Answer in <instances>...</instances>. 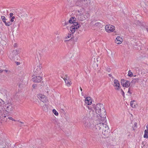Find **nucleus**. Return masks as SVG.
I'll use <instances>...</instances> for the list:
<instances>
[{"label": "nucleus", "mask_w": 148, "mask_h": 148, "mask_svg": "<svg viewBox=\"0 0 148 148\" xmlns=\"http://www.w3.org/2000/svg\"><path fill=\"white\" fill-rule=\"evenodd\" d=\"M104 107L102 104H97L95 108L96 113L99 115L101 119H106V112Z\"/></svg>", "instance_id": "f257e3e1"}, {"label": "nucleus", "mask_w": 148, "mask_h": 148, "mask_svg": "<svg viewBox=\"0 0 148 148\" xmlns=\"http://www.w3.org/2000/svg\"><path fill=\"white\" fill-rule=\"evenodd\" d=\"M104 120V119H101V120H103V122L104 123H99L96 124L95 126L93 127L94 131H95L94 133H92L91 135L92 137H95L99 134L97 132V131H99V132H101V131L103 128V127H105L104 125L106 124V119Z\"/></svg>", "instance_id": "f03ea898"}, {"label": "nucleus", "mask_w": 148, "mask_h": 148, "mask_svg": "<svg viewBox=\"0 0 148 148\" xmlns=\"http://www.w3.org/2000/svg\"><path fill=\"white\" fill-rule=\"evenodd\" d=\"M8 113L7 110H4L2 107L0 106V119L3 122H7V118L6 116H8Z\"/></svg>", "instance_id": "7ed1b4c3"}, {"label": "nucleus", "mask_w": 148, "mask_h": 148, "mask_svg": "<svg viewBox=\"0 0 148 148\" xmlns=\"http://www.w3.org/2000/svg\"><path fill=\"white\" fill-rule=\"evenodd\" d=\"M105 127L101 131L103 135L102 137L104 138L108 137L110 134V130H109V127L107 125H105Z\"/></svg>", "instance_id": "20e7f679"}, {"label": "nucleus", "mask_w": 148, "mask_h": 148, "mask_svg": "<svg viewBox=\"0 0 148 148\" xmlns=\"http://www.w3.org/2000/svg\"><path fill=\"white\" fill-rule=\"evenodd\" d=\"M90 3V0H86L85 1H82L81 2H80L78 3H77L76 5L77 6L86 7Z\"/></svg>", "instance_id": "39448f33"}, {"label": "nucleus", "mask_w": 148, "mask_h": 148, "mask_svg": "<svg viewBox=\"0 0 148 148\" xmlns=\"http://www.w3.org/2000/svg\"><path fill=\"white\" fill-rule=\"evenodd\" d=\"M115 27L114 26L111 25H106L105 29L106 31L108 32H112L114 29Z\"/></svg>", "instance_id": "423d86ee"}, {"label": "nucleus", "mask_w": 148, "mask_h": 148, "mask_svg": "<svg viewBox=\"0 0 148 148\" xmlns=\"http://www.w3.org/2000/svg\"><path fill=\"white\" fill-rule=\"evenodd\" d=\"M37 97L43 102H45L47 101L46 97L43 95L40 94H38V95Z\"/></svg>", "instance_id": "0eeeda50"}, {"label": "nucleus", "mask_w": 148, "mask_h": 148, "mask_svg": "<svg viewBox=\"0 0 148 148\" xmlns=\"http://www.w3.org/2000/svg\"><path fill=\"white\" fill-rule=\"evenodd\" d=\"M19 53V51L18 50L16 49L14 50L13 51L12 53H10V56L12 59L14 60L15 58V57Z\"/></svg>", "instance_id": "6e6552de"}, {"label": "nucleus", "mask_w": 148, "mask_h": 148, "mask_svg": "<svg viewBox=\"0 0 148 148\" xmlns=\"http://www.w3.org/2000/svg\"><path fill=\"white\" fill-rule=\"evenodd\" d=\"M42 79V77L40 76H35L32 79V80L33 82L37 83L40 82Z\"/></svg>", "instance_id": "1a4fd4ad"}, {"label": "nucleus", "mask_w": 148, "mask_h": 148, "mask_svg": "<svg viewBox=\"0 0 148 148\" xmlns=\"http://www.w3.org/2000/svg\"><path fill=\"white\" fill-rule=\"evenodd\" d=\"M114 86L116 87L115 89L117 90H119L120 88L119 82L117 79H115L114 81Z\"/></svg>", "instance_id": "9d476101"}, {"label": "nucleus", "mask_w": 148, "mask_h": 148, "mask_svg": "<svg viewBox=\"0 0 148 148\" xmlns=\"http://www.w3.org/2000/svg\"><path fill=\"white\" fill-rule=\"evenodd\" d=\"M5 107L6 109L8 111H11L13 110V108L12 107V104L10 103H8L5 105Z\"/></svg>", "instance_id": "9b49d317"}, {"label": "nucleus", "mask_w": 148, "mask_h": 148, "mask_svg": "<svg viewBox=\"0 0 148 148\" xmlns=\"http://www.w3.org/2000/svg\"><path fill=\"white\" fill-rule=\"evenodd\" d=\"M123 41V39L120 36H117L115 40V42L117 44H120Z\"/></svg>", "instance_id": "f8f14e48"}, {"label": "nucleus", "mask_w": 148, "mask_h": 148, "mask_svg": "<svg viewBox=\"0 0 148 148\" xmlns=\"http://www.w3.org/2000/svg\"><path fill=\"white\" fill-rule=\"evenodd\" d=\"M77 11L78 12H79V16H78V19L80 21H82L83 20H84V18H83L82 17V15L83 14V13L82 12V11H81V10H77Z\"/></svg>", "instance_id": "ddd939ff"}, {"label": "nucleus", "mask_w": 148, "mask_h": 148, "mask_svg": "<svg viewBox=\"0 0 148 148\" xmlns=\"http://www.w3.org/2000/svg\"><path fill=\"white\" fill-rule=\"evenodd\" d=\"M85 102L88 105H91L92 103L91 98L89 97H87L85 99Z\"/></svg>", "instance_id": "4468645a"}, {"label": "nucleus", "mask_w": 148, "mask_h": 148, "mask_svg": "<svg viewBox=\"0 0 148 148\" xmlns=\"http://www.w3.org/2000/svg\"><path fill=\"white\" fill-rule=\"evenodd\" d=\"M73 25L76 29H77L79 28L81 25H80V24L78 23L77 22H74Z\"/></svg>", "instance_id": "2eb2a0df"}, {"label": "nucleus", "mask_w": 148, "mask_h": 148, "mask_svg": "<svg viewBox=\"0 0 148 148\" xmlns=\"http://www.w3.org/2000/svg\"><path fill=\"white\" fill-rule=\"evenodd\" d=\"M34 71L36 72V73L38 75L42 73V71L41 69H38V67H37L36 69L34 70Z\"/></svg>", "instance_id": "dca6fc26"}, {"label": "nucleus", "mask_w": 148, "mask_h": 148, "mask_svg": "<svg viewBox=\"0 0 148 148\" xmlns=\"http://www.w3.org/2000/svg\"><path fill=\"white\" fill-rule=\"evenodd\" d=\"M136 101L134 100L131 101L130 102V105L131 107L133 108H135L136 107Z\"/></svg>", "instance_id": "f3484780"}, {"label": "nucleus", "mask_w": 148, "mask_h": 148, "mask_svg": "<svg viewBox=\"0 0 148 148\" xmlns=\"http://www.w3.org/2000/svg\"><path fill=\"white\" fill-rule=\"evenodd\" d=\"M70 30L71 31L72 34H73L75 32V29L76 28L73 25H72L70 28Z\"/></svg>", "instance_id": "a211bd4d"}, {"label": "nucleus", "mask_w": 148, "mask_h": 148, "mask_svg": "<svg viewBox=\"0 0 148 148\" xmlns=\"http://www.w3.org/2000/svg\"><path fill=\"white\" fill-rule=\"evenodd\" d=\"M138 80L139 79L138 78H134L132 80L130 83L134 84L136 82H138Z\"/></svg>", "instance_id": "6ab92c4d"}, {"label": "nucleus", "mask_w": 148, "mask_h": 148, "mask_svg": "<svg viewBox=\"0 0 148 148\" xmlns=\"http://www.w3.org/2000/svg\"><path fill=\"white\" fill-rule=\"evenodd\" d=\"M64 81L66 85L68 86H70L72 84V82L71 81H69V80L68 81L65 80V81Z\"/></svg>", "instance_id": "aec40b11"}, {"label": "nucleus", "mask_w": 148, "mask_h": 148, "mask_svg": "<svg viewBox=\"0 0 148 148\" xmlns=\"http://www.w3.org/2000/svg\"><path fill=\"white\" fill-rule=\"evenodd\" d=\"M62 77L64 79V81L67 80L68 81L69 79V77L67 75H63Z\"/></svg>", "instance_id": "412c9836"}, {"label": "nucleus", "mask_w": 148, "mask_h": 148, "mask_svg": "<svg viewBox=\"0 0 148 148\" xmlns=\"http://www.w3.org/2000/svg\"><path fill=\"white\" fill-rule=\"evenodd\" d=\"M90 125L91 124L90 122H86L84 123V126L88 128L90 127Z\"/></svg>", "instance_id": "4be33fe9"}, {"label": "nucleus", "mask_w": 148, "mask_h": 148, "mask_svg": "<svg viewBox=\"0 0 148 148\" xmlns=\"http://www.w3.org/2000/svg\"><path fill=\"white\" fill-rule=\"evenodd\" d=\"M1 19L5 23H5H6L7 21V19H6V18L4 16H1Z\"/></svg>", "instance_id": "5701e85b"}, {"label": "nucleus", "mask_w": 148, "mask_h": 148, "mask_svg": "<svg viewBox=\"0 0 148 148\" xmlns=\"http://www.w3.org/2000/svg\"><path fill=\"white\" fill-rule=\"evenodd\" d=\"M145 134L144 135V137L145 138H148V132H147V130H145L144 131Z\"/></svg>", "instance_id": "b1692460"}, {"label": "nucleus", "mask_w": 148, "mask_h": 148, "mask_svg": "<svg viewBox=\"0 0 148 148\" xmlns=\"http://www.w3.org/2000/svg\"><path fill=\"white\" fill-rule=\"evenodd\" d=\"M94 25L95 27H99L101 26V23L99 22H97L94 24Z\"/></svg>", "instance_id": "393cba45"}, {"label": "nucleus", "mask_w": 148, "mask_h": 148, "mask_svg": "<svg viewBox=\"0 0 148 148\" xmlns=\"http://www.w3.org/2000/svg\"><path fill=\"white\" fill-rule=\"evenodd\" d=\"M12 22H11L10 21H7L6 23H5V25L6 26H10L12 24Z\"/></svg>", "instance_id": "a878e982"}, {"label": "nucleus", "mask_w": 148, "mask_h": 148, "mask_svg": "<svg viewBox=\"0 0 148 148\" xmlns=\"http://www.w3.org/2000/svg\"><path fill=\"white\" fill-rule=\"evenodd\" d=\"M128 75L130 77H132L133 76V74L132 72L130 70L129 71Z\"/></svg>", "instance_id": "bb28decb"}, {"label": "nucleus", "mask_w": 148, "mask_h": 148, "mask_svg": "<svg viewBox=\"0 0 148 148\" xmlns=\"http://www.w3.org/2000/svg\"><path fill=\"white\" fill-rule=\"evenodd\" d=\"M52 111L55 115L58 116V112L55 109H53Z\"/></svg>", "instance_id": "cd10ccee"}, {"label": "nucleus", "mask_w": 148, "mask_h": 148, "mask_svg": "<svg viewBox=\"0 0 148 148\" xmlns=\"http://www.w3.org/2000/svg\"><path fill=\"white\" fill-rule=\"evenodd\" d=\"M8 113L9 114V112H8ZM8 116H9V114L8 115V116H6V117ZM6 118H7V121L8 120V119H10V120H11L12 121H16V120L14 119H13L12 118V117H11L10 116L8 117V118H7V117H6Z\"/></svg>", "instance_id": "c85d7f7f"}, {"label": "nucleus", "mask_w": 148, "mask_h": 148, "mask_svg": "<svg viewBox=\"0 0 148 148\" xmlns=\"http://www.w3.org/2000/svg\"><path fill=\"white\" fill-rule=\"evenodd\" d=\"M74 19H75L74 17H72L71 18L69 21V23H73V20Z\"/></svg>", "instance_id": "c756f323"}, {"label": "nucleus", "mask_w": 148, "mask_h": 148, "mask_svg": "<svg viewBox=\"0 0 148 148\" xmlns=\"http://www.w3.org/2000/svg\"><path fill=\"white\" fill-rule=\"evenodd\" d=\"M126 80H125L124 79H122L121 80V85L123 86V87H124V83L126 81Z\"/></svg>", "instance_id": "7c9ffc66"}, {"label": "nucleus", "mask_w": 148, "mask_h": 148, "mask_svg": "<svg viewBox=\"0 0 148 148\" xmlns=\"http://www.w3.org/2000/svg\"><path fill=\"white\" fill-rule=\"evenodd\" d=\"M74 38H73V37H72L71 38L70 40H65V41H72V43L73 44H74Z\"/></svg>", "instance_id": "2f4dec72"}, {"label": "nucleus", "mask_w": 148, "mask_h": 148, "mask_svg": "<svg viewBox=\"0 0 148 148\" xmlns=\"http://www.w3.org/2000/svg\"><path fill=\"white\" fill-rule=\"evenodd\" d=\"M126 87H128L130 86V82L128 80H126Z\"/></svg>", "instance_id": "473e14b6"}, {"label": "nucleus", "mask_w": 148, "mask_h": 148, "mask_svg": "<svg viewBox=\"0 0 148 148\" xmlns=\"http://www.w3.org/2000/svg\"><path fill=\"white\" fill-rule=\"evenodd\" d=\"M121 94L122 95L123 97H125V93L123 91L122 89H121Z\"/></svg>", "instance_id": "72a5a7b5"}, {"label": "nucleus", "mask_w": 148, "mask_h": 148, "mask_svg": "<svg viewBox=\"0 0 148 148\" xmlns=\"http://www.w3.org/2000/svg\"><path fill=\"white\" fill-rule=\"evenodd\" d=\"M72 35V34H68V36H66L65 37V39H66V38H70L71 36V35Z\"/></svg>", "instance_id": "f704fd0d"}, {"label": "nucleus", "mask_w": 148, "mask_h": 148, "mask_svg": "<svg viewBox=\"0 0 148 148\" xmlns=\"http://www.w3.org/2000/svg\"><path fill=\"white\" fill-rule=\"evenodd\" d=\"M10 21L11 22H13L14 21V19L15 18V17L14 16H12L11 18Z\"/></svg>", "instance_id": "c9c22d12"}, {"label": "nucleus", "mask_w": 148, "mask_h": 148, "mask_svg": "<svg viewBox=\"0 0 148 148\" xmlns=\"http://www.w3.org/2000/svg\"><path fill=\"white\" fill-rule=\"evenodd\" d=\"M86 0H77V1L76 2V3H79L80 2H81L82 1H85Z\"/></svg>", "instance_id": "e433bc0d"}, {"label": "nucleus", "mask_w": 148, "mask_h": 148, "mask_svg": "<svg viewBox=\"0 0 148 148\" xmlns=\"http://www.w3.org/2000/svg\"><path fill=\"white\" fill-rule=\"evenodd\" d=\"M10 18L12 17L14 15L12 13H10Z\"/></svg>", "instance_id": "4c0bfd02"}, {"label": "nucleus", "mask_w": 148, "mask_h": 148, "mask_svg": "<svg viewBox=\"0 0 148 148\" xmlns=\"http://www.w3.org/2000/svg\"><path fill=\"white\" fill-rule=\"evenodd\" d=\"M37 67H38V69H41V68H42L41 64H39L38 66H37Z\"/></svg>", "instance_id": "58836bf2"}, {"label": "nucleus", "mask_w": 148, "mask_h": 148, "mask_svg": "<svg viewBox=\"0 0 148 148\" xmlns=\"http://www.w3.org/2000/svg\"><path fill=\"white\" fill-rule=\"evenodd\" d=\"M36 86H37V85L36 84H33L32 85V87H33V88H34V89L36 88Z\"/></svg>", "instance_id": "ea45409f"}, {"label": "nucleus", "mask_w": 148, "mask_h": 148, "mask_svg": "<svg viewBox=\"0 0 148 148\" xmlns=\"http://www.w3.org/2000/svg\"><path fill=\"white\" fill-rule=\"evenodd\" d=\"M111 70V69L110 68H108L107 69V71H108V72H110Z\"/></svg>", "instance_id": "a19ab883"}, {"label": "nucleus", "mask_w": 148, "mask_h": 148, "mask_svg": "<svg viewBox=\"0 0 148 148\" xmlns=\"http://www.w3.org/2000/svg\"><path fill=\"white\" fill-rule=\"evenodd\" d=\"M74 18L75 19H73V23H74V22H77L76 21V18L75 17H74Z\"/></svg>", "instance_id": "79ce46f5"}, {"label": "nucleus", "mask_w": 148, "mask_h": 148, "mask_svg": "<svg viewBox=\"0 0 148 148\" xmlns=\"http://www.w3.org/2000/svg\"><path fill=\"white\" fill-rule=\"evenodd\" d=\"M130 88H129L128 91V92L130 94H132V93L130 91Z\"/></svg>", "instance_id": "37998d69"}, {"label": "nucleus", "mask_w": 148, "mask_h": 148, "mask_svg": "<svg viewBox=\"0 0 148 148\" xmlns=\"http://www.w3.org/2000/svg\"><path fill=\"white\" fill-rule=\"evenodd\" d=\"M16 63L17 65H18L20 64V63L18 62H16Z\"/></svg>", "instance_id": "c03bdc74"}, {"label": "nucleus", "mask_w": 148, "mask_h": 148, "mask_svg": "<svg viewBox=\"0 0 148 148\" xmlns=\"http://www.w3.org/2000/svg\"><path fill=\"white\" fill-rule=\"evenodd\" d=\"M126 81H125V83H124V87H126Z\"/></svg>", "instance_id": "a18cd8bd"}, {"label": "nucleus", "mask_w": 148, "mask_h": 148, "mask_svg": "<svg viewBox=\"0 0 148 148\" xmlns=\"http://www.w3.org/2000/svg\"><path fill=\"white\" fill-rule=\"evenodd\" d=\"M108 75L109 76V77H112V75L111 74H108Z\"/></svg>", "instance_id": "49530a36"}, {"label": "nucleus", "mask_w": 148, "mask_h": 148, "mask_svg": "<svg viewBox=\"0 0 148 148\" xmlns=\"http://www.w3.org/2000/svg\"><path fill=\"white\" fill-rule=\"evenodd\" d=\"M134 125L135 127H136V125H137V123H135L134 124Z\"/></svg>", "instance_id": "de8ad7c7"}, {"label": "nucleus", "mask_w": 148, "mask_h": 148, "mask_svg": "<svg viewBox=\"0 0 148 148\" xmlns=\"http://www.w3.org/2000/svg\"><path fill=\"white\" fill-rule=\"evenodd\" d=\"M14 47H16V44H14Z\"/></svg>", "instance_id": "09e8293b"}, {"label": "nucleus", "mask_w": 148, "mask_h": 148, "mask_svg": "<svg viewBox=\"0 0 148 148\" xmlns=\"http://www.w3.org/2000/svg\"><path fill=\"white\" fill-rule=\"evenodd\" d=\"M88 109L89 110H91L92 108L91 107H90L89 106H88Z\"/></svg>", "instance_id": "8fccbe9b"}, {"label": "nucleus", "mask_w": 148, "mask_h": 148, "mask_svg": "<svg viewBox=\"0 0 148 148\" xmlns=\"http://www.w3.org/2000/svg\"><path fill=\"white\" fill-rule=\"evenodd\" d=\"M3 71L4 70H3L2 69L0 70V73H2Z\"/></svg>", "instance_id": "3c124183"}, {"label": "nucleus", "mask_w": 148, "mask_h": 148, "mask_svg": "<svg viewBox=\"0 0 148 148\" xmlns=\"http://www.w3.org/2000/svg\"><path fill=\"white\" fill-rule=\"evenodd\" d=\"M80 90L82 92V88L81 87H80Z\"/></svg>", "instance_id": "603ef678"}, {"label": "nucleus", "mask_w": 148, "mask_h": 148, "mask_svg": "<svg viewBox=\"0 0 148 148\" xmlns=\"http://www.w3.org/2000/svg\"><path fill=\"white\" fill-rule=\"evenodd\" d=\"M146 127H147V130H148V124H147L146 125Z\"/></svg>", "instance_id": "864d4df0"}, {"label": "nucleus", "mask_w": 148, "mask_h": 148, "mask_svg": "<svg viewBox=\"0 0 148 148\" xmlns=\"http://www.w3.org/2000/svg\"><path fill=\"white\" fill-rule=\"evenodd\" d=\"M4 71L6 72H7L8 71V70H5Z\"/></svg>", "instance_id": "5fc2aeb1"}, {"label": "nucleus", "mask_w": 148, "mask_h": 148, "mask_svg": "<svg viewBox=\"0 0 148 148\" xmlns=\"http://www.w3.org/2000/svg\"><path fill=\"white\" fill-rule=\"evenodd\" d=\"M61 110H62V111H63L64 112V110L62 109H61Z\"/></svg>", "instance_id": "6e6d98bb"}, {"label": "nucleus", "mask_w": 148, "mask_h": 148, "mask_svg": "<svg viewBox=\"0 0 148 148\" xmlns=\"http://www.w3.org/2000/svg\"><path fill=\"white\" fill-rule=\"evenodd\" d=\"M136 75H135L134 76V77H136Z\"/></svg>", "instance_id": "4d7b16f0"}, {"label": "nucleus", "mask_w": 148, "mask_h": 148, "mask_svg": "<svg viewBox=\"0 0 148 148\" xmlns=\"http://www.w3.org/2000/svg\"><path fill=\"white\" fill-rule=\"evenodd\" d=\"M21 122V123H23L22 122Z\"/></svg>", "instance_id": "13d9d810"}]
</instances>
